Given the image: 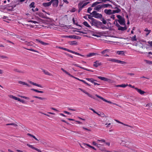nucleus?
<instances>
[{
	"instance_id": "4c0bfd02",
	"label": "nucleus",
	"mask_w": 152,
	"mask_h": 152,
	"mask_svg": "<svg viewBox=\"0 0 152 152\" xmlns=\"http://www.w3.org/2000/svg\"><path fill=\"white\" fill-rule=\"evenodd\" d=\"M33 97L34 98H35L38 99H39L42 100H45V99H46L45 98H42V97H39L38 96H33Z\"/></svg>"
},
{
	"instance_id": "052dcab7",
	"label": "nucleus",
	"mask_w": 152,
	"mask_h": 152,
	"mask_svg": "<svg viewBox=\"0 0 152 152\" xmlns=\"http://www.w3.org/2000/svg\"><path fill=\"white\" fill-rule=\"evenodd\" d=\"M123 125L124 126H129V127H130L131 128H133V127L132 126H130V125H128V124H124V123H123Z\"/></svg>"
},
{
	"instance_id": "b1692460",
	"label": "nucleus",
	"mask_w": 152,
	"mask_h": 152,
	"mask_svg": "<svg viewBox=\"0 0 152 152\" xmlns=\"http://www.w3.org/2000/svg\"><path fill=\"white\" fill-rule=\"evenodd\" d=\"M83 24L86 27H88L90 29L91 28V27L88 24L87 22L86 21H84L83 23Z\"/></svg>"
},
{
	"instance_id": "a878e982",
	"label": "nucleus",
	"mask_w": 152,
	"mask_h": 152,
	"mask_svg": "<svg viewBox=\"0 0 152 152\" xmlns=\"http://www.w3.org/2000/svg\"><path fill=\"white\" fill-rule=\"evenodd\" d=\"M101 3V2H99V1H96V2H94L91 6V7H95L96 5L98 4Z\"/></svg>"
},
{
	"instance_id": "e433bc0d",
	"label": "nucleus",
	"mask_w": 152,
	"mask_h": 152,
	"mask_svg": "<svg viewBox=\"0 0 152 152\" xmlns=\"http://www.w3.org/2000/svg\"><path fill=\"white\" fill-rule=\"evenodd\" d=\"M9 97L10 98H12L15 100H17V99H18V98L16 97V96H13V95H10L9 96Z\"/></svg>"
},
{
	"instance_id": "6ab92c4d",
	"label": "nucleus",
	"mask_w": 152,
	"mask_h": 152,
	"mask_svg": "<svg viewBox=\"0 0 152 152\" xmlns=\"http://www.w3.org/2000/svg\"><path fill=\"white\" fill-rule=\"evenodd\" d=\"M126 52V51H118L116 52V53L119 55L125 56L124 53Z\"/></svg>"
},
{
	"instance_id": "09e8293b",
	"label": "nucleus",
	"mask_w": 152,
	"mask_h": 152,
	"mask_svg": "<svg viewBox=\"0 0 152 152\" xmlns=\"http://www.w3.org/2000/svg\"><path fill=\"white\" fill-rule=\"evenodd\" d=\"M28 22L33 23L35 24L38 23V22L34 21V20H29L28 21Z\"/></svg>"
},
{
	"instance_id": "7ed1b4c3",
	"label": "nucleus",
	"mask_w": 152,
	"mask_h": 152,
	"mask_svg": "<svg viewBox=\"0 0 152 152\" xmlns=\"http://www.w3.org/2000/svg\"><path fill=\"white\" fill-rule=\"evenodd\" d=\"M114 24L118 28V30L123 31L126 30L127 29V27L126 24L125 26H124V27H122L120 26L118 23H115V22H114Z\"/></svg>"
},
{
	"instance_id": "a18cd8bd",
	"label": "nucleus",
	"mask_w": 152,
	"mask_h": 152,
	"mask_svg": "<svg viewBox=\"0 0 152 152\" xmlns=\"http://www.w3.org/2000/svg\"><path fill=\"white\" fill-rule=\"evenodd\" d=\"M7 125H13L15 126H17L18 125L14 123H10L7 124Z\"/></svg>"
},
{
	"instance_id": "39448f33",
	"label": "nucleus",
	"mask_w": 152,
	"mask_h": 152,
	"mask_svg": "<svg viewBox=\"0 0 152 152\" xmlns=\"http://www.w3.org/2000/svg\"><path fill=\"white\" fill-rule=\"evenodd\" d=\"M93 16L96 18H101L102 17V14H99L97 12L95 11H93L91 13Z\"/></svg>"
},
{
	"instance_id": "603ef678",
	"label": "nucleus",
	"mask_w": 152,
	"mask_h": 152,
	"mask_svg": "<svg viewBox=\"0 0 152 152\" xmlns=\"http://www.w3.org/2000/svg\"><path fill=\"white\" fill-rule=\"evenodd\" d=\"M74 36L73 35H69V36H65V37L66 38H74Z\"/></svg>"
},
{
	"instance_id": "f704fd0d",
	"label": "nucleus",
	"mask_w": 152,
	"mask_h": 152,
	"mask_svg": "<svg viewBox=\"0 0 152 152\" xmlns=\"http://www.w3.org/2000/svg\"><path fill=\"white\" fill-rule=\"evenodd\" d=\"M90 3L89 2H86L84 3L83 5H80V7H81L82 8H83L85 6L87 5L88 4Z\"/></svg>"
},
{
	"instance_id": "37998d69",
	"label": "nucleus",
	"mask_w": 152,
	"mask_h": 152,
	"mask_svg": "<svg viewBox=\"0 0 152 152\" xmlns=\"http://www.w3.org/2000/svg\"><path fill=\"white\" fill-rule=\"evenodd\" d=\"M26 42V45H27L28 46H31L32 45V42Z\"/></svg>"
},
{
	"instance_id": "423d86ee",
	"label": "nucleus",
	"mask_w": 152,
	"mask_h": 152,
	"mask_svg": "<svg viewBox=\"0 0 152 152\" xmlns=\"http://www.w3.org/2000/svg\"><path fill=\"white\" fill-rule=\"evenodd\" d=\"M90 23L92 26H96L99 24V23H102L101 22H98L97 20L95 19L92 20Z\"/></svg>"
},
{
	"instance_id": "f3484780",
	"label": "nucleus",
	"mask_w": 152,
	"mask_h": 152,
	"mask_svg": "<svg viewBox=\"0 0 152 152\" xmlns=\"http://www.w3.org/2000/svg\"><path fill=\"white\" fill-rule=\"evenodd\" d=\"M61 69L64 73H65L66 74H67V75H69L71 77H72L73 78H75V77H74L71 74H70L69 72L66 71V70H64V69H63V68H61Z\"/></svg>"
},
{
	"instance_id": "f8f14e48",
	"label": "nucleus",
	"mask_w": 152,
	"mask_h": 152,
	"mask_svg": "<svg viewBox=\"0 0 152 152\" xmlns=\"http://www.w3.org/2000/svg\"><path fill=\"white\" fill-rule=\"evenodd\" d=\"M102 7V5H99L96 6L94 8V10H96L97 11H99V10L101 9Z\"/></svg>"
},
{
	"instance_id": "c03bdc74",
	"label": "nucleus",
	"mask_w": 152,
	"mask_h": 152,
	"mask_svg": "<svg viewBox=\"0 0 152 152\" xmlns=\"http://www.w3.org/2000/svg\"><path fill=\"white\" fill-rule=\"evenodd\" d=\"M92 9L91 7H88V9L87 10V12L89 13H90L91 14V11L92 10Z\"/></svg>"
},
{
	"instance_id": "a19ab883",
	"label": "nucleus",
	"mask_w": 152,
	"mask_h": 152,
	"mask_svg": "<svg viewBox=\"0 0 152 152\" xmlns=\"http://www.w3.org/2000/svg\"><path fill=\"white\" fill-rule=\"evenodd\" d=\"M0 57L2 59L8 58V57L7 56L4 55H0Z\"/></svg>"
},
{
	"instance_id": "412c9836",
	"label": "nucleus",
	"mask_w": 152,
	"mask_h": 152,
	"mask_svg": "<svg viewBox=\"0 0 152 152\" xmlns=\"http://www.w3.org/2000/svg\"><path fill=\"white\" fill-rule=\"evenodd\" d=\"M107 61L117 63L118 60L115 58H109L107 59Z\"/></svg>"
},
{
	"instance_id": "79ce46f5",
	"label": "nucleus",
	"mask_w": 152,
	"mask_h": 152,
	"mask_svg": "<svg viewBox=\"0 0 152 152\" xmlns=\"http://www.w3.org/2000/svg\"><path fill=\"white\" fill-rule=\"evenodd\" d=\"M80 68L83 69L85 70H86L88 71L92 72H93V70H90V69L85 68L83 67H80Z\"/></svg>"
},
{
	"instance_id": "ddd939ff",
	"label": "nucleus",
	"mask_w": 152,
	"mask_h": 152,
	"mask_svg": "<svg viewBox=\"0 0 152 152\" xmlns=\"http://www.w3.org/2000/svg\"><path fill=\"white\" fill-rule=\"evenodd\" d=\"M104 12L107 15H110L113 14V11H112L111 10L105 9Z\"/></svg>"
},
{
	"instance_id": "6e6d98bb",
	"label": "nucleus",
	"mask_w": 152,
	"mask_h": 152,
	"mask_svg": "<svg viewBox=\"0 0 152 152\" xmlns=\"http://www.w3.org/2000/svg\"><path fill=\"white\" fill-rule=\"evenodd\" d=\"M90 82L92 83H94L95 81H96V80H94L93 78H91Z\"/></svg>"
},
{
	"instance_id": "3c124183",
	"label": "nucleus",
	"mask_w": 152,
	"mask_h": 152,
	"mask_svg": "<svg viewBox=\"0 0 152 152\" xmlns=\"http://www.w3.org/2000/svg\"><path fill=\"white\" fill-rule=\"evenodd\" d=\"M128 86L127 84L125 85V84H122L121 85H120V87L125 88L127 86Z\"/></svg>"
},
{
	"instance_id": "aec40b11",
	"label": "nucleus",
	"mask_w": 152,
	"mask_h": 152,
	"mask_svg": "<svg viewBox=\"0 0 152 152\" xmlns=\"http://www.w3.org/2000/svg\"><path fill=\"white\" fill-rule=\"evenodd\" d=\"M18 83L20 84H21L23 85H26L29 87H30V85L28 84L27 83H25L24 82H23L22 81H19Z\"/></svg>"
},
{
	"instance_id": "9d476101",
	"label": "nucleus",
	"mask_w": 152,
	"mask_h": 152,
	"mask_svg": "<svg viewBox=\"0 0 152 152\" xmlns=\"http://www.w3.org/2000/svg\"><path fill=\"white\" fill-rule=\"evenodd\" d=\"M94 64L93 66L96 67H97L99 66H100L102 65L101 63L99 62L98 61H96L94 62Z\"/></svg>"
},
{
	"instance_id": "2eb2a0df",
	"label": "nucleus",
	"mask_w": 152,
	"mask_h": 152,
	"mask_svg": "<svg viewBox=\"0 0 152 152\" xmlns=\"http://www.w3.org/2000/svg\"><path fill=\"white\" fill-rule=\"evenodd\" d=\"M98 78L102 80H104L105 81H109L110 80V79L101 76H98Z\"/></svg>"
},
{
	"instance_id": "338daca9",
	"label": "nucleus",
	"mask_w": 152,
	"mask_h": 152,
	"mask_svg": "<svg viewBox=\"0 0 152 152\" xmlns=\"http://www.w3.org/2000/svg\"><path fill=\"white\" fill-rule=\"evenodd\" d=\"M90 110L92 111L94 113H96V112L94 109L92 108H89V109Z\"/></svg>"
},
{
	"instance_id": "5701e85b",
	"label": "nucleus",
	"mask_w": 152,
	"mask_h": 152,
	"mask_svg": "<svg viewBox=\"0 0 152 152\" xmlns=\"http://www.w3.org/2000/svg\"><path fill=\"white\" fill-rule=\"evenodd\" d=\"M53 6L55 7H56L58 6V1H55L52 2Z\"/></svg>"
},
{
	"instance_id": "bf43d9fd",
	"label": "nucleus",
	"mask_w": 152,
	"mask_h": 152,
	"mask_svg": "<svg viewBox=\"0 0 152 152\" xmlns=\"http://www.w3.org/2000/svg\"><path fill=\"white\" fill-rule=\"evenodd\" d=\"M19 39L23 41H25V39L21 37H19Z\"/></svg>"
},
{
	"instance_id": "6e6552de",
	"label": "nucleus",
	"mask_w": 152,
	"mask_h": 152,
	"mask_svg": "<svg viewBox=\"0 0 152 152\" xmlns=\"http://www.w3.org/2000/svg\"><path fill=\"white\" fill-rule=\"evenodd\" d=\"M27 145L28 146V147H30V148H31L32 149L36 150V151H38L39 152H42L39 149L35 148L32 145H31L29 144H27Z\"/></svg>"
},
{
	"instance_id": "58836bf2",
	"label": "nucleus",
	"mask_w": 152,
	"mask_h": 152,
	"mask_svg": "<svg viewBox=\"0 0 152 152\" xmlns=\"http://www.w3.org/2000/svg\"><path fill=\"white\" fill-rule=\"evenodd\" d=\"M131 40L132 41H136L137 40L136 37V35H134V37H132L131 39Z\"/></svg>"
},
{
	"instance_id": "f257e3e1",
	"label": "nucleus",
	"mask_w": 152,
	"mask_h": 152,
	"mask_svg": "<svg viewBox=\"0 0 152 152\" xmlns=\"http://www.w3.org/2000/svg\"><path fill=\"white\" fill-rule=\"evenodd\" d=\"M116 17L118 19L117 20L116 19L114 22H115V23H118L117 22H118L121 25L125 26L126 23L124 18L120 15H117Z\"/></svg>"
},
{
	"instance_id": "2f4dec72",
	"label": "nucleus",
	"mask_w": 152,
	"mask_h": 152,
	"mask_svg": "<svg viewBox=\"0 0 152 152\" xmlns=\"http://www.w3.org/2000/svg\"><path fill=\"white\" fill-rule=\"evenodd\" d=\"M82 4V3H81V2H80L78 4V8H79V10H78V12L79 13L80 11L82 10V9L81 7H80V5H81Z\"/></svg>"
},
{
	"instance_id": "c9c22d12",
	"label": "nucleus",
	"mask_w": 152,
	"mask_h": 152,
	"mask_svg": "<svg viewBox=\"0 0 152 152\" xmlns=\"http://www.w3.org/2000/svg\"><path fill=\"white\" fill-rule=\"evenodd\" d=\"M13 71L15 72H18L20 73H23V72L20 70H19V69H13Z\"/></svg>"
},
{
	"instance_id": "4be33fe9",
	"label": "nucleus",
	"mask_w": 152,
	"mask_h": 152,
	"mask_svg": "<svg viewBox=\"0 0 152 152\" xmlns=\"http://www.w3.org/2000/svg\"><path fill=\"white\" fill-rule=\"evenodd\" d=\"M115 9H116V10H113V14H114L115 13H118L120 12L121 11V10L119 8H117V7H116L115 8Z\"/></svg>"
},
{
	"instance_id": "393cba45",
	"label": "nucleus",
	"mask_w": 152,
	"mask_h": 152,
	"mask_svg": "<svg viewBox=\"0 0 152 152\" xmlns=\"http://www.w3.org/2000/svg\"><path fill=\"white\" fill-rule=\"evenodd\" d=\"M36 40L38 42L40 43H41V44L43 45H47L48 44V43L42 41H41V40H39V39H36Z\"/></svg>"
},
{
	"instance_id": "20e7f679",
	"label": "nucleus",
	"mask_w": 152,
	"mask_h": 152,
	"mask_svg": "<svg viewBox=\"0 0 152 152\" xmlns=\"http://www.w3.org/2000/svg\"><path fill=\"white\" fill-rule=\"evenodd\" d=\"M110 50L108 49H105L101 52L102 56L104 57H109V55H108V53L110 52Z\"/></svg>"
},
{
	"instance_id": "9b49d317",
	"label": "nucleus",
	"mask_w": 152,
	"mask_h": 152,
	"mask_svg": "<svg viewBox=\"0 0 152 152\" xmlns=\"http://www.w3.org/2000/svg\"><path fill=\"white\" fill-rule=\"evenodd\" d=\"M99 55L98 54L95 53H91L87 54L86 56L87 57H90L94 56H98Z\"/></svg>"
},
{
	"instance_id": "cd10ccee",
	"label": "nucleus",
	"mask_w": 152,
	"mask_h": 152,
	"mask_svg": "<svg viewBox=\"0 0 152 152\" xmlns=\"http://www.w3.org/2000/svg\"><path fill=\"white\" fill-rule=\"evenodd\" d=\"M144 31L146 32V33L145 34L146 36H147L151 32V30H148L147 28H145Z\"/></svg>"
},
{
	"instance_id": "c85d7f7f",
	"label": "nucleus",
	"mask_w": 152,
	"mask_h": 152,
	"mask_svg": "<svg viewBox=\"0 0 152 152\" xmlns=\"http://www.w3.org/2000/svg\"><path fill=\"white\" fill-rule=\"evenodd\" d=\"M24 48L26 49V50H29V51H33V52H37V53H39V52L38 51H37V50H35L33 49H32L31 48H29V49H28V48Z\"/></svg>"
},
{
	"instance_id": "4d7b16f0",
	"label": "nucleus",
	"mask_w": 152,
	"mask_h": 152,
	"mask_svg": "<svg viewBox=\"0 0 152 152\" xmlns=\"http://www.w3.org/2000/svg\"><path fill=\"white\" fill-rule=\"evenodd\" d=\"M19 96L21 98H24L25 99H29V98L27 97H26L24 96Z\"/></svg>"
},
{
	"instance_id": "7c9ffc66",
	"label": "nucleus",
	"mask_w": 152,
	"mask_h": 152,
	"mask_svg": "<svg viewBox=\"0 0 152 152\" xmlns=\"http://www.w3.org/2000/svg\"><path fill=\"white\" fill-rule=\"evenodd\" d=\"M69 44L71 45H77V43L76 41H73L70 42H69Z\"/></svg>"
},
{
	"instance_id": "0e129e2a",
	"label": "nucleus",
	"mask_w": 152,
	"mask_h": 152,
	"mask_svg": "<svg viewBox=\"0 0 152 152\" xmlns=\"http://www.w3.org/2000/svg\"><path fill=\"white\" fill-rule=\"evenodd\" d=\"M75 11H76L75 9V8H73L71 10V12H74Z\"/></svg>"
},
{
	"instance_id": "8fccbe9b",
	"label": "nucleus",
	"mask_w": 152,
	"mask_h": 152,
	"mask_svg": "<svg viewBox=\"0 0 152 152\" xmlns=\"http://www.w3.org/2000/svg\"><path fill=\"white\" fill-rule=\"evenodd\" d=\"M86 145H87L90 148H92V149H93L95 150H96V149L94 147L91 146L88 144H86Z\"/></svg>"
},
{
	"instance_id": "69168bd1",
	"label": "nucleus",
	"mask_w": 152,
	"mask_h": 152,
	"mask_svg": "<svg viewBox=\"0 0 152 152\" xmlns=\"http://www.w3.org/2000/svg\"><path fill=\"white\" fill-rule=\"evenodd\" d=\"M92 144L93 145L96 146V145H98L95 142H92Z\"/></svg>"
},
{
	"instance_id": "680f3d73",
	"label": "nucleus",
	"mask_w": 152,
	"mask_h": 152,
	"mask_svg": "<svg viewBox=\"0 0 152 152\" xmlns=\"http://www.w3.org/2000/svg\"><path fill=\"white\" fill-rule=\"evenodd\" d=\"M148 43L150 45V46L152 47V41H149Z\"/></svg>"
},
{
	"instance_id": "4468645a",
	"label": "nucleus",
	"mask_w": 152,
	"mask_h": 152,
	"mask_svg": "<svg viewBox=\"0 0 152 152\" xmlns=\"http://www.w3.org/2000/svg\"><path fill=\"white\" fill-rule=\"evenodd\" d=\"M135 89L137 91L138 93H140V94L141 95H143L145 93V92L144 91H143L141 89H139L137 88H135Z\"/></svg>"
},
{
	"instance_id": "f03ea898",
	"label": "nucleus",
	"mask_w": 152,
	"mask_h": 152,
	"mask_svg": "<svg viewBox=\"0 0 152 152\" xmlns=\"http://www.w3.org/2000/svg\"><path fill=\"white\" fill-rule=\"evenodd\" d=\"M56 48H58L60 49H61L63 50H64L68 52H70L71 53L77 55H78L82 57H84L85 56H84L83 55H81L79 53H78L76 52L73 51L72 50H70L67 49L66 48H64L63 47H56Z\"/></svg>"
},
{
	"instance_id": "72a5a7b5",
	"label": "nucleus",
	"mask_w": 152,
	"mask_h": 152,
	"mask_svg": "<svg viewBox=\"0 0 152 152\" xmlns=\"http://www.w3.org/2000/svg\"><path fill=\"white\" fill-rule=\"evenodd\" d=\"M31 90L32 91H35L36 92H38V93H43V91H39L37 89H35L34 88H32L31 89Z\"/></svg>"
},
{
	"instance_id": "5fc2aeb1",
	"label": "nucleus",
	"mask_w": 152,
	"mask_h": 152,
	"mask_svg": "<svg viewBox=\"0 0 152 152\" xmlns=\"http://www.w3.org/2000/svg\"><path fill=\"white\" fill-rule=\"evenodd\" d=\"M144 61L147 63L148 64H151V61L149 60H144Z\"/></svg>"
},
{
	"instance_id": "ea45409f",
	"label": "nucleus",
	"mask_w": 152,
	"mask_h": 152,
	"mask_svg": "<svg viewBox=\"0 0 152 152\" xmlns=\"http://www.w3.org/2000/svg\"><path fill=\"white\" fill-rule=\"evenodd\" d=\"M29 7L30 8H34L35 7L34 6V2H33L31 3V4L29 5Z\"/></svg>"
},
{
	"instance_id": "bb28decb",
	"label": "nucleus",
	"mask_w": 152,
	"mask_h": 152,
	"mask_svg": "<svg viewBox=\"0 0 152 152\" xmlns=\"http://www.w3.org/2000/svg\"><path fill=\"white\" fill-rule=\"evenodd\" d=\"M42 72H44V73L47 75H49V76H50L51 75V74L49 73L47 71L43 69H42Z\"/></svg>"
},
{
	"instance_id": "1a4fd4ad",
	"label": "nucleus",
	"mask_w": 152,
	"mask_h": 152,
	"mask_svg": "<svg viewBox=\"0 0 152 152\" xmlns=\"http://www.w3.org/2000/svg\"><path fill=\"white\" fill-rule=\"evenodd\" d=\"M95 96L98 98L102 99V100H103V101H104V102H107L108 103H110V104H111L112 103V102L110 101H108L107 100H106V99H104V98H103L102 97L98 95L97 94H96L95 95Z\"/></svg>"
},
{
	"instance_id": "774afa93",
	"label": "nucleus",
	"mask_w": 152,
	"mask_h": 152,
	"mask_svg": "<svg viewBox=\"0 0 152 152\" xmlns=\"http://www.w3.org/2000/svg\"><path fill=\"white\" fill-rule=\"evenodd\" d=\"M110 17L113 20H114L115 19V15H112Z\"/></svg>"
},
{
	"instance_id": "a211bd4d",
	"label": "nucleus",
	"mask_w": 152,
	"mask_h": 152,
	"mask_svg": "<svg viewBox=\"0 0 152 152\" xmlns=\"http://www.w3.org/2000/svg\"><path fill=\"white\" fill-rule=\"evenodd\" d=\"M52 3L51 2V1L47 3H44L42 4V5L45 7H48L51 5Z\"/></svg>"
},
{
	"instance_id": "de8ad7c7",
	"label": "nucleus",
	"mask_w": 152,
	"mask_h": 152,
	"mask_svg": "<svg viewBox=\"0 0 152 152\" xmlns=\"http://www.w3.org/2000/svg\"><path fill=\"white\" fill-rule=\"evenodd\" d=\"M97 141L100 142H105V141L103 139H101L100 140H98Z\"/></svg>"
},
{
	"instance_id": "0eeeda50",
	"label": "nucleus",
	"mask_w": 152,
	"mask_h": 152,
	"mask_svg": "<svg viewBox=\"0 0 152 152\" xmlns=\"http://www.w3.org/2000/svg\"><path fill=\"white\" fill-rule=\"evenodd\" d=\"M82 92L85 94H86L89 97H90L94 99H95V98H94V97L92 95H91L90 94H89V93L86 92L85 90H83V89L79 88H78Z\"/></svg>"
},
{
	"instance_id": "473e14b6",
	"label": "nucleus",
	"mask_w": 152,
	"mask_h": 152,
	"mask_svg": "<svg viewBox=\"0 0 152 152\" xmlns=\"http://www.w3.org/2000/svg\"><path fill=\"white\" fill-rule=\"evenodd\" d=\"M103 8H106L108 7V6H111V5L109 4H102Z\"/></svg>"
},
{
	"instance_id": "13d9d810",
	"label": "nucleus",
	"mask_w": 152,
	"mask_h": 152,
	"mask_svg": "<svg viewBox=\"0 0 152 152\" xmlns=\"http://www.w3.org/2000/svg\"><path fill=\"white\" fill-rule=\"evenodd\" d=\"M101 20L102 21V23L104 24H106V22L104 18H103Z\"/></svg>"
},
{
	"instance_id": "49530a36",
	"label": "nucleus",
	"mask_w": 152,
	"mask_h": 152,
	"mask_svg": "<svg viewBox=\"0 0 152 152\" xmlns=\"http://www.w3.org/2000/svg\"><path fill=\"white\" fill-rule=\"evenodd\" d=\"M86 15L88 16V18L89 19L91 20L94 19L92 18V16H91L90 15L87 14Z\"/></svg>"
},
{
	"instance_id": "864d4df0",
	"label": "nucleus",
	"mask_w": 152,
	"mask_h": 152,
	"mask_svg": "<svg viewBox=\"0 0 152 152\" xmlns=\"http://www.w3.org/2000/svg\"><path fill=\"white\" fill-rule=\"evenodd\" d=\"M128 140H122V142L125 143H127L128 144L130 143L131 142H128Z\"/></svg>"
},
{
	"instance_id": "dca6fc26",
	"label": "nucleus",
	"mask_w": 152,
	"mask_h": 152,
	"mask_svg": "<svg viewBox=\"0 0 152 152\" xmlns=\"http://www.w3.org/2000/svg\"><path fill=\"white\" fill-rule=\"evenodd\" d=\"M28 82L31 84L33 85L38 86V87H40V88H42L43 87L41 85L39 84H37L36 83H34L31 81H29Z\"/></svg>"
},
{
	"instance_id": "c756f323",
	"label": "nucleus",
	"mask_w": 152,
	"mask_h": 152,
	"mask_svg": "<svg viewBox=\"0 0 152 152\" xmlns=\"http://www.w3.org/2000/svg\"><path fill=\"white\" fill-rule=\"evenodd\" d=\"M117 63L121 64H123V65H125L127 64L126 62L125 61H122L118 60Z\"/></svg>"
},
{
	"instance_id": "e2e57ef3",
	"label": "nucleus",
	"mask_w": 152,
	"mask_h": 152,
	"mask_svg": "<svg viewBox=\"0 0 152 152\" xmlns=\"http://www.w3.org/2000/svg\"><path fill=\"white\" fill-rule=\"evenodd\" d=\"M72 65H74L75 66L80 67H80H82V66H80L79 65L77 64H73Z\"/></svg>"
}]
</instances>
